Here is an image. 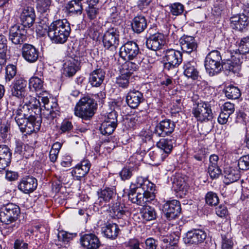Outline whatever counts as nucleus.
Masks as SVG:
<instances>
[{
    "label": "nucleus",
    "instance_id": "61",
    "mask_svg": "<svg viewBox=\"0 0 249 249\" xmlns=\"http://www.w3.org/2000/svg\"><path fill=\"white\" fill-rule=\"evenodd\" d=\"M132 169L129 167H124L120 173V175L123 180L130 178L132 175Z\"/></svg>",
    "mask_w": 249,
    "mask_h": 249
},
{
    "label": "nucleus",
    "instance_id": "29",
    "mask_svg": "<svg viewBox=\"0 0 249 249\" xmlns=\"http://www.w3.org/2000/svg\"><path fill=\"white\" fill-rule=\"evenodd\" d=\"M106 72L102 69H97L89 74V82L92 87H99L103 83L105 78Z\"/></svg>",
    "mask_w": 249,
    "mask_h": 249
},
{
    "label": "nucleus",
    "instance_id": "12",
    "mask_svg": "<svg viewBox=\"0 0 249 249\" xmlns=\"http://www.w3.org/2000/svg\"><path fill=\"white\" fill-rule=\"evenodd\" d=\"M175 123L170 119H164L157 124L154 133L158 136L165 137L170 136L174 131Z\"/></svg>",
    "mask_w": 249,
    "mask_h": 249
},
{
    "label": "nucleus",
    "instance_id": "59",
    "mask_svg": "<svg viewBox=\"0 0 249 249\" xmlns=\"http://www.w3.org/2000/svg\"><path fill=\"white\" fill-rule=\"evenodd\" d=\"M73 128V125L71 122L69 120H64L60 126V130L62 132L65 133L70 131Z\"/></svg>",
    "mask_w": 249,
    "mask_h": 249
},
{
    "label": "nucleus",
    "instance_id": "9",
    "mask_svg": "<svg viewBox=\"0 0 249 249\" xmlns=\"http://www.w3.org/2000/svg\"><path fill=\"white\" fill-rule=\"evenodd\" d=\"M140 54L138 45L132 41L127 42L120 49V55L124 60L136 61Z\"/></svg>",
    "mask_w": 249,
    "mask_h": 249
},
{
    "label": "nucleus",
    "instance_id": "27",
    "mask_svg": "<svg viewBox=\"0 0 249 249\" xmlns=\"http://www.w3.org/2000/svg\"><path fill=\"white\" fill-rule=\"evenodd\" d=\"M183 74L187 78L193 80L197 79L199 77V71L197 69L196 63L194 60L185 62L183 66Z\"/></svg>",
    "mask_w": 249,
    "mask_h": 249
},
{
    "label": "nucleus",
    "instance_id": "31",
    "mask_svg": "<svg viewBox=\"0 0 249 249\" xmlns=\"http://www.w3.org/2000/svg\"><path fill=\"white\" fill-rule=\"evenodd\" d=\"M43 83L44 82L41 78L36 76H33L29 80V88L32 91L39 92L37 93V94L39 95L41 94V92H42L43 95H44V94H48L47 92L44 90Z\"/></svg>",
    "mask_w": 249,
    "mask_h": 249
},
{
    "label": "nucleus",
    "instance_id": "60",
    "mask_svg": "<svg viewBox=\"0 0 249 249\" xmlns=\"http://www.w3.org/2000/svg\"><path fill=\"white\" fill-rule=\"evenodd\" d=\"M233 245L232 241L227 236H222V249H231Z\"/></svg>",
    "mask_w": 249,
    "mask_h": 249
},
{
    "label": "nucleus",
    "instance_id": "49",
    "mask_svg": "<svg viewBox=\"0 0 249 249\" xmlns=\"http://www.w3.org/2000/svg\"><path fill=\"white\" fill-rule=\"evenodd\" d=\"M217 194L213 192H208L205 196L206 203L210 206H216L219 203Z\"/></svg>",
    "mask_w": 249,
    "mask_h": 249
},
{
    "label": "nucleus",
    "instance_id": "45",
    "mask_svg": "<svg viewBox=\"0 0 249 249\" xmlns=\"http://www.w3.org/2000/svg\"><path fill=\"white\" fill-rule=\"evenodd\" d=\"M170 13L173 16H178L184 11V6L179 2H175L168 5Z\"/></svg>",
    "mask_w": 249,
    "mask_h": 249
},
{
    "label": "nucleus",
    "instance_id": "63",
    "mask_svg": "<svg viewBox=\"0 0 249 249\" xmlns=\"http://www.w3.org/2000/svg\"><path fill=\"white\" fill-rule=\"evenodd\" d=\"M230 115L229 113L222 110L218 117V122L221 124H226L228 121Z\"/></svg>",
    "mask_w": 249,
    "mask_h": 249
},
{
    "label": "nucleus",
    "instance_id": "40",
    "mask_svg": "<svg viewBox=\"0 0 249 249\" xmlns=\"http://www.w3.org/2000/svg\"><path fill=\"white\" fill-rule=\"evenodd\" d=\"M241 62L238 58H234L233 60H228L224 64L226 70L231 71L233 73L238 72L241 69Z\"/></svg>",
    "mask_w": 249,
    "mask_h": 249
},
{
    "label": "nucleus",
    "instance_id": "38",
    "mask_svg": "<svg viewBox=\"0 0 249 249\" xmlns=\"http://www.w3.org/2000/svg\"><path fill=\"white\" fill-rule=\"evenodd\" d=\"M173 185L177 191H186L187 185L184 179L179 174L176 175L173 178Z\"/></svg>",
    "mask_w": 249,
    "mask_h": 249
},
{
    "label": "nucleus",
    "instance_id": "14",
    "mask_svg": "<svg viewBox=\"0 0 249 249\" xmlns=\"http://www.w3.org/2000/svg\"><path fill=\"white\" fill-rule=\"evenodd\" d=\"M26 30L23 26L15 25L9 31V39L15 44H21L26 38Z\"/></svg>",
    "mask_w": 249,
    "mask_h": 249
},
{
    "label": "nucleus",
    "instance_id": "5",
    "mask_svg": "<svg viewBox=\"0 0 249 249\" xmlns=\"http://www.w3.org/2000/svg\"><path fill=\"white\" fill-rule=\"evenodd\" d=\"M96 104L89 97L81 98L76 104L74 109L75 116L85 120H90L95 113Z\"/></svg>",
    "mask_w": 249,
    "mask_h": 249
},
{
    "label": "nucleus",
    "instance_id": "30",
    "mask_svg": "<svg viewBox=\"0 0 249 249\" xmlns=\"http://www.w3.org/2000/svg\"><path fill=\"white\" fill-rule=\"evenodd\" d=\"M27 84V81L22 78H19L16 80L12 89V96L18 98L24 97Z\"/></svg>",
    "mask_w": 249,
    "mask_h": 249
},
{
    "label": "nucleus",
    "instance_id": "58",
    "mask_svg": "<svg viewBox=\"0 0 249 249\" xmlns=\"http://www.w3.org/2000/svg\"><path fill=\"white\" fill-rule=\"evenodd\" d=\"M140 245V241L136 238L130 239L126 243V246L130 249H142Z\"/></svg>",
    "mask_w": 249,
    "mask_h": 249
},
{
    "label": "nucleus",
    "instance_id": "36",
    "mask_svg": "<svg viewBox=\"0 0 249 249\" xmlns=\"http://www.w3.org/2000/svg\"><path fill=\"white\" fill-rule=\"evenodd\" d=\"M77 61L73 58L67 61L64 65V74L68 77L73 76L77 70Z\"/></svg>",
    "mask_w": 249,
    "mask_h": 249
},
{
    "label": "nucleus",
    "instance_id": "28",
    "mask_svg": "<svg viewBox=\"0 0 249 249\" xmlns=\"http://www.w3.org/2000/svg\"><path fill=\"white\" fill-rule=\"evenodd\" d=\"M12 152L6 145H0V170H3L11 162Z\"/></svg>",
    "mask_w": 249,
    "mask_h": 249
},
{
    "label": "nucleus",
    "instance_id": "39",
    "mask_svg": "<svg viewBox=\"0 0 249 249\" xmlns=\"http://www.w3.org/2000/svg\"><path fill=\"white\" fill-rule=\"evenodd\" d=\"M162 153H163L162 150L157 147V148L149 149L148 151V156L152 161L159 163L161 161H163L166 158Z\"/></svg>",
    "mask_w": 249,
    "mask_h": 249
},
{
    "label": "nucleus",
    "instance_id": "48",
    "mask_svg": "<svg viewBox=\"0 0 249 249\" xmlns=\"http://www.w3.org/2000/svg\"><path fill=\"white\" fill-rule=\"evenodd\" d=\"M144 112L139 111L135 112L130 119V123L132 124V126L142 123L144 119Z\"/></svg>",
    "mask_w": 249,
    "mask_h": 249
},
{
    "label": "nucleus",
    "instance_id": "20",
    "mask_svg": "<svg viewBox=\"0 0 249 249\" xmlns=\"http://www.w3.org/2000/svg\"><path fill=\"white\" fill-rule=\"evenodd\" d=\"M21 54L23 58L30 63L36 62L39 56V52L33 45L24 44L21 49Z\"/></svg>",
    "mask_w": 249,
    "mask_h": 249
},
{
    "label": "nucleus",
    "instance_id": "47",
    "mask_svg": "<svg viewBox=\"0 0 249 249\" xmlns=\"http://www.w3.org/2000/svg\"><path fill=\"white\" fill-rule=\"evenodd\" d=\"M36 7L38 11L41 13H46L50 10L51 5V0H36Z\"/></svg>",
    "mask_w": 249,
    "mask_h": 249
},
{
    "label": "nucleus",
    "instance_id": "51",
    "mask_svg": "<svg viewBox=\"0 0 249 249\" xmlns=\"http://www.w3.org/2000/svg\"><path fill=\"white\" fill-rule=\"evenodd\" d=\"M130 77V76L121 72V75L116 79V83L120 87L127 88L129 84Z\"/></svg>",
    "mask_w": 249,
    "mask_h": 249
},
{
    "label": "nucleus",
    "instance_id": "56",
    "mask_svg": "<svg viewBox=\"0 0 249 249\" xmlns=\"http://www.w3.org/2000/svg\"><path fill=\"white\" fill-rule=\"evenodd\" d=\"M158 241L152 237L147 238L144 241V249H157Z\"/></svg>",
    "mask_w": 249,
    "mask_h": 249
},
{
    "label": "nucleus",
    "instance_id": "13",
    "mask_svg": "<svg viewBox=\"0 0 249 249\" xmlns=\"http://www.w3.org/2000/svg\"><path fill=\"white\" fill-rule=\"evenodd\" d=\"M98 200L101 205L103 202H110L112 203L117 199H121L119 197L115 189L109 187H106L104 189H101L97 192Z\"/></svg>",
    "mask_w": 249,
    "mask_h": 249
},
{
    "label": "nucleus",
    "instance_id": "19",
    "mask_svg": "<svg viewBox=\"0 0 249 249\" xmlns=\"http://www.w3.org/2000/svg\"><path fill=\"white\" fill-rule=\"evenodd\" d=\"M179 42L182 51L187 53L196 51L197 48L196 41L192 36L183 35L180 38Z\"/></svg>",
    "mask_w": 249,
    "mask_h": 249
},
{
    "label": "nucleus",
    "instance_id": "35",
    "mask_svg": "<svg viewBox=\"0 0 249 249\" xmlns=\"http://www.w3.org/2000/svg\"><path fill=\"white\" fill-rule=\"evenodd\" d=\"M119 229L117 224H108L102 229V232L104 235L109 239H115L118 234Z\"/></svg>",
    "mask_w": 249,
    "mask_h": 249
},
{
    "label": "nucleus",
    "instance_id": "34",
    "mask_svg": "<svg viewBox=\"0 0 249 249\" xmlns=\"http://www.w3.org/2000/svg\"><path fill=\"white\" fill-rule=\"evenodd\" d=\"M141 62L140 59L134 60V62L129 60L126 61L122 65L121 72L131 76L134 71L139 69Z\"/></svg>",
    "mask_w": 249,
    "mask_h": 249
},
{
    "label": "nucleus",
    "instance_id": "23",
    "mask_svg": "<svg viewBox=\"0 0 249 249\" xmlns=\"http://www.w3.org/2000/svg\"><path fill=\"white\" fill-rule=\"evenodd\" d=\"M37 186V180L36 178L28 176L22 178L18 187L25 194H29L34 192Z\"/></svg>",
    "mask_w": 249,
    "mask_h": 249
},
{
    "label": "nucleus",
    "instance_id": "1",
    "mask_svg": "<svg viewBox=\"0 0 249 249\" xmlns=\"http://www.w3.org/2000/svg\"><path fill=\"white\" fill-rule=\"evenodd\" d=\"M155 184L139 177L131 183L128 197L133 203L140 206H145L142 211V216L146 221L155 220L157 217L155 209L149 206H145L147 202H149L155 199Z\"/></svg>",
    "mask_w": 249,
    "mask_h": 249
},
{
    "label": "nucleus",
    "instance_id": "18",
    "mask_svg": "<svg viewBox=\"0 0 249 249\" xmlns=\"http://www.w3.org/2000/svg\"><path fill=\"white\" fill-rule=\"evenodd\" d=\"M81 245L86 249H97L101 245L99 238L93 233H86L81 237Z\"/></svg>",
    "mask_w": 249,
    "mask_h": 249
},
{
    "label": "nucleus",
    "instance_id": "37",
    "mask_svg": "<svg viewBox=\"0 0 249 249\" xmlns=\"http://www.w3.org/2000/svg\"><path fill=\"white\" fill-rule=\"evenodd\" d=\"M157 147L162 150V153L166 158L173 149L172 141L171 139H161L157 143Z\"/></svg>",
    "mask_w": 249,
    "mask_h": 249
},
{
    "label": "nucleus",
    "instance_id": "3",
    "mask_svg": "<svg viewBox=\"0 0 249 249\" xmlns=\"http://www.w3.org/2000/svg\"><path fill=\"white\" fill-rule=\"evenodd\" d=\"M71 31L69 22L66 19H59L53 21L48 26L47 33L53 42L62 44L67 40Z\"/></svg>",
    "mask_w": 249,
    "mask_h": 249
},
{
    "label": "nucleus",
    "instance_id": "11",
    "mask_svg": "<svg viewBox=\"0 0 249 249\" xmlns=\"http://www.w3.org/2000/svg\"><path fill=\"white\" fill-rule=\"evenodd\" d=\"M181 211L180 202L177 200L168 201L162 206V212L166 218L169 220L178 217Z\"/></svg>",
    "mask_w": 249,
    "mask_h": 249
},
{
    "label": "nucleus",
    "instance_id": "16",
    "mask_svg": "<svg viewBox=\"0 0 249 249\" xmlns=\"http://www.w3.org/2000/svg\"><path fill=\"white\" fill-rule=\"evenodd\" d=\"M207 233L201 229H194L186 233L185 242L191 244H198L204 242L207 237Z\"/></svg>",
    "mask_w": 249,
    "mask_h": 249
},
{
    "label": "nucleus",
    "instance_id": "6",
    "mask_svg": "<svg viewBox=\"0 0 249 249\" xmlns=\"http://www.w3.org/2000/svg\"><path fill=\"white\" fill-rule=\"evenodd\" d=\"M222 57L220 53L217 50L210 52L205 58V67L209 75L213 76L218 74L221 71Z\"/></svg>",
    "mask_w": 249,
    "mask_h": 249
},
{
    "label": "nucleus",
    "instance_id": "21",
    "mask_svg": "<svg viewBox=\"0 0 249 249\" xmlns=\"http://www.w3.org/2000/svg\"><path fill=\"white\" fill-rule=\"evenodd\" d=\"M90 166L89 160H83L74 168L71 174L76 179L80 180L89 173Z\"/></svg>",
    "mask_w": 249,
    "mask_h": 249
},
{
    "label": "nucleus",
    "instance_id": "57",
    "mask_svg": "<svg viewBox=\"0 0 249 249\" xmlns=\"http://www.w3.org/2000/svg\"><path fill=\"white\" fill-rule=\"evenodd\" d=\"M208 173L212 178H216L221 174V170L219 167L209 166Z\"/></svg>",
    "mask_w": 249,
    "mask_h": 249
},
{
    "label": "nucleus",
    "instance_id": "8",
    "mask_svg": "<svg viewBox=\"0 0 249 249\" xmlns=\"http://www.w3.org/2000/svg\"><path fill=\"white\" fill-rule=\"evenodd\" d=\"M120 41V32L115 27H111L106 31L102 37L104 47L108 50H116Z\"/></svg>",
    "mask_w": 249,
    "mask_h": 249
},
{
    "label": "nucleus",
    "instance_id": "22",
    "mask_svg": "<svg viewBox=\"0 0 249 249\" xmlns=\"http://www.w3.org/2000/svg\"><path fill=\"white\" fill-rule=\"evenodd\" d=\"M36 15L34 9L32 7H25L20 14V18L21 21V26L30 28L35 20Z\"/></svg>",
    "mask_w": 249,
    "mask_h": 249
},
{
    "label": "nucleus",
    "instance_id": "24",
    "mask_svg": "<svg viewBox=\"0 0 249 249\" xmlns=\"http://www.w3.org/2000/svg\"><path fill=\"white\" fill-rule=\"evenodd\" d=\"M249 20L245 14L236 15L230 18L231 26L235 30L242 31L249 25Z\"/></svg>",
    "mask_w": 249,
    "mask_h": 249
},
{
    "label": "nucleus",
    "instance_id": "33",
    "mask_svg": "<svg viewBox=\"0 0 249 249\" xmlns=\"http://www.w3.org/2000/svg\"><path fill=\"white\" fill-rule=\"evenodd\" d=\"M225 182L230 184L238 180L240 178V171L236 167L226 168L224 171Z\"/></svg>",
    "mask_w": 249,
    "mask_h": 249
},
{
    "label": "nucleus",
    "instance_id": "17",
    "mask_svg": "<svg viewBox=\"0 0 249 249\" xmlns=\"http://www.w3.org/2000/svg\"><path fill=\"white\" fill-rule=\"evenodd\" d=\"M144 101L143 94L135 89L130 90L126 96V102L132 108H136Z\"/></svg>",
    "mask_w": 249,
    "mask_h": 249
},
{
    "label": "nucleus",
    "instance_id": "64",
    "mask_svg": "<svg viewBox=\"0 0 249 249\" xmlns=\"http://www.w3.org/2000/svg\"><path fill=\"white\" fill-rule=\"evenodd\" d=\"M236 121L238 123L246 124L249 122V117L244 112L239 111L237 113Z\"/></svg>",
    "mask_w": 249,
    "mask_h": 249
},
{
    "label": "nucleus",
    "instance_id": "15",
    "mask_svg": "<svg viewBox=\"0 0 249 249\" xmlns=\"http://www.w3.org/2000/svg\"><path fill=\"white\" fill-rule=\"evenodd\" d=\"M165 43V38L164 36L159 33L151 35L147 38L145 42L147 48L154 51L161 49Z\"/></svg>",
    "mask_w": 249,
    "mask_h": 249
},
{
    "label": "nucleus",
    "instance_id": "54",
    "mask_svg": "<svg viewBox=\"0 0 249 249\" xmlns=\"http://www.w3.org/2000/svg\"><path fill=\"white\" fill-rule=\"evenodd\" d=\"M152 136V132L149 130L143 131L141 133L142 141L143 142L149 143L150 145H153Z\"/></svg>",
    "mask_w": 249,
    "mask_h": 249
},
{
    "label": "nucleus",
    "instance_id": "26",
    "mask_svg": "<svg viewBox=\"0 0 249 249\" xmlns=\"http://www.w3.org/2000/svg\"><path fill=\"white\" fill-rule=\"evenodd\" d=\"M39 96L38 98L40 99L42 103L43 104V106L45 109H47L49 113L47 114V118L48 119L53 120L56 117L57 115L59 114V110L57 104L55 102L53 103V105H49V99L48 97L46 96Z\"/></svg>",
    "mask_w": 249,
    "mask_h": 249
},
{
    "label": "nucleus",
    "instance_id": "2",
    "mask_svg": "<svg viewBox=\"0 0 249 249\" xmlns=\"http://www.w3.org/2000/svg\"><path fill=\"white\" fill-rule=\"evenodd\" d=\"M13 115L21 132L31 134L38 131L40 128L41 120L36 116L30 105L24 104L19 106L13 111Z\"/></svg>",
    "mask_w": 249,
    "mask_h": 249
},
{
    "label": "nucleus",
    "instance_id": "42",
    "mask_svg": "<svg viewBox=\"0 0 249 249\" xmlns=\"http://www.w3.org/2000/svg\"><path fill=\"white\" fill-rule=\"evenodd\" d=\"M117 125V124H113L110 122L104 121L101 125L100 130L103 135H109L113 132Z\"/></svg>",
    "mask_w": 249,
    "mask_h": 249
},
{
    "label": "nucleus",
    "instance_id": "52",
    "mask_svg": "<svg viewBox=\"0 0 249 249\" xmlns=\"http://www.w3.org/2000/svg\"><path fill=\"white\" fill-rule=\"evenodd\" d=\"M238 167L242 170L249 169V154L242 156L238 161Z\"/></svg>",
    "mask_w": 249,
    "mask_h": 249
},
{
    "label": "nucleus",
    "instance_id": "55",
    "mask_svg": "<svg viewBox=\"0 0 249 249\" xmlns=\"http://www.w3.org/2000/svg\"><path fill=\"white\" fill-rule=\"evenodd\" d=\"M227 2H215L213 11L217 16L220 15L227 8Z\"/></svg>",
    "mask_w": 249,
    "mask_h": 249
},
{
    "label": "nucleus",
    "instance_id": "44",
    "mask_svg": "<svg viewBox=\"0 0 249 249\" xmlns=\"http://www.w3.org/2000/svg\"><path fill=\"white\" fill-rule=\"evenodd\" d=\"M67 9L70 13H72L77 15H80L82 13L83 8L81 3H78L75 0H72L68 4Z\"/></svg>",
    "mask_w": 249,
    "mask_h": 249
},
{
    "label": "nucleus",
    "instance_id": "46",
    "mask_svg": "<svg viewBox=\"0 0 249 249\" xmlns=\"http://www.w3.org/2000/svg\"><path fill=\"white\" fill-rule=\"evenodd\" d=\"M238 49L240 53H249V36L242 38L238 43Z\"/></svg>",
    "mask_w": 249,
    "mask_h": 249
},
{
    "label": "nucleus",
    "instance_id": "7",
    "mask_svg": "<svg viewBox=\"0 0 249 249\" xmlns=\"http://www.w3.org/2000/svg\"><path fill=\"white\" fill-rule=\"evenodd\" d=\"M192 113L196 120L200 122L211 121L213 118L211 107L208 102H198L193 107Z\"/></svg>",
    "mask_w": 249,
    "mask_h": 249
},
{
    "label": "nucleus",
    "instance_id": "25",
    "mask_svg": "<svg viewBox=\"0 0 249 249\" xmlns=\"http://www.w3.org/2000/svg\"><path fill=\"white\" fill-rule=\"evenodd\" d=\"M126 208L121 204V199L109 204V214L113 218H123L125 215Z\"/></svg>",
    "mask_w": 249,
    "mask_h": 249
},
{
    "label": "nucleus",
    "instance_id": "41",
    "mask_svg": "<svg viewBox=\"0 0 249 249\" xmlns=\"http://www.w3.org/2000/svg\"><path fill=\"white\" fill-rule=\"evenodd\" d=\"M75 236L76 234L75 233L63 231H59L57 234L58 240L61 243H60L61 246L66 245Z\"/></svg>",
    "mask_w": 249,
    "mask_h": 249
},
{
    "label": "nucleus",
    "instance_id": "43",
    "mask_svg": "<svg viewBox=\"0 0 249 249\" xmlns=\"http://www.w3.org/2000/svg\"><path fill=\"white\" fill-rule=\"evenodd\" d=\"M225 94L229 99H236L240 96L241 93L238 88L233 86H229L226 88Z\"/></svg>",
    "mask_w": 249,
    "mask_h": 249
},
{
    "label": "nucleus",
    "instance_id": "32",
    "mask_svg": "<svg viewBox=\"0 0 249 249\" xmlns=\"http://www.w3.org/2000/svg\"><path fill=\"white\" fill-rule=\"evenodd\" d=\"M146 19L143 16L138 15L134 18L131 23L133 30L137 33H141L147 27Z\"/></svg>",
    "mask_w": 249,
    "mask_h": 249
},
{
    "label": "nucleus",
    "instance_id": "10",
    "mask_svg": "<svg viewBox=\"0 0 249 249\" xmlns=\"http://www.w3.org/2000/svg\"><path fill=\"white\" fill-rule=\"evenodd\" d=\"M165 70H170L177 68L182 61V55L180 51L174 49L166 51L164 55Z\"/></svg>",
    "mask_w": 249,
    "mask_h": 249
},
{
    "label": "nucleus",
    "instance_id": "4",
    "mask_svg": "<svg viewBox=\"0 0 249 249\" xmlns=\"http://www.w3.org/2000/svg\"><path fill=\"white\" fill-rule=\"evenodd\" d=\"M20 213L19 206L13 203H8L0 208V221L6 225L5 229H8V232L18 228V224L16 221Z\"/></svg>",
    "mask_w": 249,
    "mask_h": 249
},
{
    "label": "nucleus",
    "instance_id": "53",
    "mask_svg": "<svg viewBox=\"0 0 249 249\" xmlns=\"http://www.w3.org/2000/svg\"><path fill=\"white\" fill-rule=\"evenodd\" d=\"M86 12L88 18L90 20H94L97 17L99 14V9L95 6H88L86 9Z\"/></svg>",
    "mask_w": 249,
    "mask_h": 249
},
{
    "label": "nucleus",
    "instance_id": "62",
    "mask_svg": "<svg viewBox=\"0 0 249 249\" xmlns=\"http://www.w3.org/2000/svg\"><path fill=\"white\" fill-rule=\"evenodd\" d=\"M10 127L8 125L2 124L0 128V137L6 140L9 135Z\"/></svg>",
    "mask_w": 249,
    "mask_h": 249
},
{
    "label": "nucleus",
    "instance_id": "50",
    "mask_svg": "<svg viewBox=\"0 0 249 249\" xmlns=\"http://www.w3.org/2000/svg\"><path fill=\"white\" fill-rule=\"evenodd\" d=\"M17 67L13 64L8 65L5 68V79L6 82H10L16 75Z\"/></svg>",
    "mask_w": 249,
    "mask_h": 249
}]
</instances>
